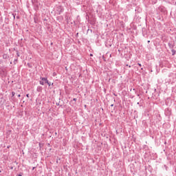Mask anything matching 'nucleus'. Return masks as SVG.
Masks as SVG:
<instances>
[{
  "mask_svg": "<svg viewBox=\"0 0 176 176\" xmlns=\"http://www.w3.org/2000/svg\"><path fill=\"white\" fill-rule=\"evenodd\" d=\"M19 176H22L21 175H19Z\"/></svg>",
  "mask_w": 176,
  "mask_h": 176,
  "instance_id": "9b49d317",
  "label": "nucleus"
},
{
  "mask_svg": "<svg viewBox=\"0 0 176 176\" xmlns=\"http://www.w3.org/2000/svg\"><path fill=\"white\" fill-rule=\"evenodd\" d=\"M74 101H76V100H77V99H76V98H74Z\"/></svg>",
  "mask_w": 176,
  "mask_h": 176,
  "instance_id": "423d86ee",
  "label": "nucleus"
},
{
  "mask_svg": "<svg viewBox=\"0 0 176 176\" xmlns=\"http://www.w3.org/2000/svg\"><path fill=\"white\" fill-rule=\"evenodd\" d=\"M12 96H14L15 92L13 91V92L12 93Z\"/></svg>",
  "mask_w": 176,
  "mask_h": 176,
  "instance_id": "20e7f679",
  "label": "nucleus"
},
{
  "mask_svg": "<svg viewBox=\"0 0 176 176\" xmlns=\"http://www.w3.org/2000/svg\"><path fill=\"white\" fill-rule=\"evenodd\" d=\"M27 97L29 98V94H27Z\"/></svg>",
  "mask_w": 176,
  "mask_h": 176,
  "instance_id": "6e6552de",
  "label": "nucleus"
},
{
  "mask_svg": "<svg viewBox=\"0 0 176 176\" xmlns=\"http://www.w3.org/2000/svg\"><path fill=\"white\" fill-rule=\"evenodd\" d=\"M129 67H131V65H129Z\"/></svg>",
  "mask_w": 176,
  "mask_h": 176,
  "instance_id": "9d476101",
  "label": "nucleus"
},
{
  "mask_svg": "<svg viewBox=\"0 0 176 176\" xmlns=\"http://www.w3.org/2000/svg\"><path fill=\"white\" fill-rule=\"evenodd\" d=\"M41 80H43V81H45V83H47L49 86L51 85V84L48 82V80H47V78H42Z\"/></svg>",
  "mask_w": 176,
  "mask_h": 176,
  "instance_id": "f257e3e1",
  "label": "nucleus"
},
{
  "mask_svg": "<svg viewBox=\"0 0 176 176\" xmlns=\"http://www.w3.org/2000/svg\"><path fill=\"white\" fill-rule=\"evenodd\" d=\"M18 96H19V97H21V94H19Z\"/></svg>",
  "mask_w": 176,
  "mask_h": 176,
  "instance_id": "0eeeda50",
  "label": "nucleus"
},
{
  "mask_svg": "<svg viewBox=\"0 0 176 176\" xmlns=\"http://www.w3.org/2000/svg\"><path fill=\"white\" fill-rule=\"evenodd\" d=\"M45 82L44 80H43L41 81H40V84L42 85H44Z\"/></svg>",
  "mask_w": 176,
  "mask_h": 176,
  "instance_id": "7ed1b4c3",
  "label": "nucleus"
},
{
  "mask_svg": "<svg viewBox=\"0 0 176 176\" xmlns=\"http://www.w3.org/2000/svg\"><path fill=\"white\" fill-rule=\"evenodd\" d=\"M138 65H139V66H140V67L142 66V65L140 63H138Z\"/></svg>",
  "mask_w": 176,
  "mask_h": 176,
  "instance_id": "39448f33",
  "label": "nucleus"
},
{
  "mask_svg": "<svg viewBox=\"0 0 176 176\" xmlns=\"http://www.w3.org/2000/svg\"><path fill=\"white\" fill-rule=\"evenodd\" d=\"M90 56H93V54H90Z\"/></svg>",
  "mask_w": 176,
  "mask_h": 176,
  "instance_id": "1a4fd4ad",
  "label": "nucleus"
},
{
  "mask_svg": "<svg viewBox=\"0 0 176 176\" xmlns=\"http://www.w3.org/2000/svg\"><path fill=\"white\" fill-rule=\"evenodd\" d=\"M3 58L4 59H7V58H8V56L7 54H4V55L3 56Z\"/></svg>",
  "mask_w": 176,
  "mask_h": 176,
  "instance_id": "f03ea898",
  "label": "nucleus"
}]
</instances>
